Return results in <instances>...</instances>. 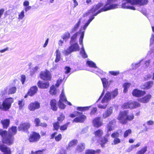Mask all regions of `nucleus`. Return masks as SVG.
<instances>
[{
	"label": "nucleus",
	"mask_w": 154,
	"mask_h": 154,
	"mask_svg": "<svg viewBox=\"0 0 154 154\" xmlns=\"http://www.w3.org/2000/svg\"><path fill=\"white\" fill-rule=\"evenodd\" d=\"M131 133V129H128L126 130L124 133V137H126L128 136V135L130 134Z\"/></svg>",
	"instance_id": "obj_48"
},
{
	"label": "nucleus",
	"mask_w": 154,
	"mask_h": 154,
	"mask_svg": "<svg viewBox=\"0 0 154 154\" xmlns=\"http://www.w3.org/2000/svg\"><path fill=\"white\" fill-rule=\"evenodd\" d=\"M103 5L102 3H98L96 5H94L93 8L89 11V13L90 14L94 13L97 10Z\"/></svg>",
	"instance_id": "obj_22"
},
{
	"label": "nucleus",
	"mask_w": 154,
	"mask_h": 154,
	"mask_svg": "<svg viewBox=\"0 0 154 154\" xmlns=\"http://www.w3.org/2000/svg\"><path fill=\"white\" fill-rule=\"evenodd\" d=\"M134 116L133 115L128 116L127 115V122L128 120L130 121L133 119L134 118Z\"/></svg>",
	"instance_id": "obj_60"
},
{
	"label": "nucleus",
	"mask_w": 154,
	"mask_h": 154,
	"mask_svg": "<svg viewBox=\"0 0 154 154\" xmlns=\"http://www.w3.org/2000/svg\"><path fill=\"white\" fill-rule=\"evenodd\" d=\"M94 14L93 15L91 16V18L88 20L87 22L85 24L84 26L83 29L85 31L87 27L88 26L90 23L94 19V16H94V14Z\"/></svg>",
	"instance_id": "obj_31"
},
{
	"label": "nucleus",
	"mask_w": 154,
	"mask_h": 154,
	"mask_svg": "<svg viewBox=\"0 0 154 154\" xmlns=\"http://www.w3.org/2000/svg\"><path fill=\"white\" fill-rule=\"evenodd\" d=\"M113 109L112 107H110L103 113V117L104 119L110 116L112 113Z\"/></svg>",
	"instance_id": "obj_21"
},
{
	"label": "nucleus",
	"mask_w": 154,
	"mask_h": 154,
	"mask_svg": "<svg viewBox=\"0 0 154 154\" xmlns=\"http://www.w3.org/2000/svg\"><path fill=\"white\" fill-rule=\"evenodd\" d=\"M112 97L111 96V93L109 92H107L101 101V103H107L111 99Z\"/></svg>",
	"instance_id": "obj_20"
},
{
	"label": "nucleus",
	"mask_w": 154,
	"mask_h": 154,
	"mask_svg": "<svg viewBox=\"0 0 154 154\" xmlns=\"http://www.w3.org/2000/svg\"><path fill=\"white\" fill-rule=\"evenodd\" d=\"M18 104L19 105V109H21L24 105V103L23 102V100H19L18 102Z\"/></svg>",
	"instance_id": "obj_52"
},
{
	"label": "nucleus",
	"mask_w": 154,
	"mask_h": 154,
	"mask_svg": "<svg viewBox=\"0 0 154 154\" xmlns=\"http://www.w3.org/2000/svg\"><path fill=\"white\" fill-rule=\"evenodd\" d=\"M63 96H64V92L63 89L62 90V92L60 96V99L58 103L59 107L61 109H64L65 107V105L63 103Z\"/></svg>",
	"instance_id": "obj_15"
},
{
	"label": "nucleus",
	"mask_w": 154,
	"mask_h": 154,
	"mask_svg": "<svg viewBox=\"0 0 154 154\" xmlns=\"http://www.w3.org/2000/svg\"><path fill=\"white\" fill-rule=\"evenodd\" d=\"M40 137L39 134L35 132H33L30 134L29 140L30 142H35L39 140Z\"/></svg>",
	"instance_id": "obj_11"
},
{
	"label": "nucleus",
	"mask_w": 154,
	"mask_h": 154,
	"mask_svg": "<svg viewBox=\"0 0 154 154\" xmlns=\"http://www.w3.org/2000/svg\"><path fill=\"white\" fill-rule=\"evenodd\" d=\"M100 118L98 117L95 118L93 121V124L95 127H99L102 125V123L100 121Z\"/></svg>",
	"instance_id": "obj_25"
},
{
	"label": "nucleus",
	"mask_w": 154,
	"mask_h": 154,
	"mask_svg": "<svg viewBox=\"0 0 154 154\" xmlns=\"http://www.w3.org/2000/svg\"><path fill=\"white\" fill-rule=\"evenodd\" d=\"M94 14L93 15L91 16V18L88 20L87 22L85 24L84 26L83 29L85 31L87 27L88 26L90 23L94 19V16H94V14Z\"/></svg>",
	"instance_id": "obj_32"
},
{
	"label": "nucleus",
	"mask_w": 154,
	"mask_h": 154,
	"mask_svg": "<svg viewBox=\"0 0 154 154\" xmlns=\"http://www.w3.org/2000/svg\"><path fill=\"white\" fill-rule=\"evenodd\" d=\"M77 143V141L76 140H73L70 141L68 147L67 148V149H69L70 147L74 145H76Z\"/></svg>",
	"instance_id": "obj_39"
},
{
	"label": "nucleus",
	"mask_w": 154,
	"mask_h": 154,
	"mask_svg": "<svg viewBox=\"0 0 154 154\" xmlns=\"http://www.w3.org/2000/svg\"><path fill=\"white\" fill-rule=\"evenodd\" d=\"M120 140L119 138H116L114 140L113 143H112V144L115 145L120 143Z\"/></svg>",
	"instance_id": "obj_53"
},
{
	"label": "nucleus",
	"mask_w": 154,
	"mask_h": 154,
	"mask_svg": "<svg viewBox=\"0 0 154 154\" xmlns=\"http://www.w3.org/2000/svg\"><path fill=\"white\" fill-rule=\"evenodd\" d=\"M13 102V99L12 98L6 99L2 102V110L5 111L8 110Z\"/></svg>",
	"instance_id": "obj_2"
},
{
	"label": "nucleus",
	"mask_w": 154,
	"mask_h": 154,
	"mask_svg": "<svg viewBox=\"0 0 154 154\" xmlns=\"http://www.w3.org/2000/svg\"><path fill=\"white\" fill-rule=\"evenodd\" d=\"M38 87L40 88L46 89L48 88L49 86V83L48 82H42L39 81L37 84Z\"/></svg>",
	"instance_id": "obj_17"
},
{
	"label": "nucleus",
	"mask_w": 154,
	"mask_h": 154,
	"mask_svg": "<svg viewBox=\"0 0 154 154\" xmlns=\"http://www.w3.org/2000/svg\"><path fill=\"white\" fill-rule=\"evenodd\" d=\"M68 124L69 123H67L61 126L60 127V129L62 131H64L66 130L67 128Z\"/></svg>",
	"instance_id": "obj_50"
},
{
	"label": "nucleus",
	"mask_w": 154,
	"mask_h": 154,
	"mask_svg": "<svg viewBox=\"0 0 154 154\" xmlns=\"http://www.w3.org/2000/svg\"><path fill=\"white\" fill-rule=\"evenodd\" d=\"M101 142L102 143V147L104 146V144L106 143L108 141V139L106 137H103L101 140Z\"/></svg>",
	"instance_id": "obj_47"
},
{
	"label": "nucleus",
	"mask_w": 154,
	"mask_h": 154,
	"mask_svg": "<svg viewBox=\"0 0 154 154\" xmlns=\"http://www.w3.org/2000/svg\"><path fill=\"white\" fill-rule=\"evenodd\" d=\"M85 145L84 143H80L77 146L76 151L78 152H81L85 149Z\"/></svg>",
	"instance_id": "obj_26"
},
{
	"label": "nucleus",
	"mask_w": 154,
	"mask_h": 154,
	"mask_svg": "<svg viewBox=\"0 0 154 154\" xmlns=\"http://www.w3.org/2000/svg\"><path fill=\"white\" fill-rule=\"evenodd\" d=\"M25 17L24 12L23 10L18 15V19L19 20L22 19Z\"/></svg>",
	"instance_id": "obj_46"
},
{
	"label": "nucleus",
	"mask_w": 154,
	"mask_h": 154,
	"mask_svg": "<svg viewBox=\"0 0 154 154\" xmlns=\"http://www.w3.org/2000/svg\"><path fill=\"white\" fill-rule=\"evenodd\" d=\"M153 85V81H149L146 83L144 85V87L143 88L146 89H148L150 88Z\"/></svg>",
	"instance_id": "obj_37"
},
{
	"label": "nucleus",
	"mask_w": 154,
	"mask_h": 154,
	"mask_svg": "<svg viewBox=\"0 0 154 154\" xmlns=\"http://www.w3.org/2000/svg\"><path fill=\"white\" fill-rule=\"evenodd\" d=\"M103 133V131L102 130H98L94 132V134L96 136L98 137H101Z\"/></svg>",
	"instance_id": "obj_40"
},
{
	"label": "nucleus",
	"mask_w": 154,
	"mask_h": 154,
	"mask_svg": "<svg viewBox=\"0 0 154 154\" xmlns=\"http://www.w3.org/2000/svg\"><path fill=\"white\" fill-rule=\"evenodd\" d=\"M85 31H82L81 34L80 38L79 39V44L82 45V48H81V51L80 52V54L82 57L84 58H86L87 57V55L85 51L83 45V40L84 35Z\"/></svg>",
	"instance_id": "obj_6"
},
{
	"label": "nucleus",
	"mask_w": 154,
	"mask_h": 154,
	"mask_svg": "<svg viewBox=\"0 0 154 154\" xmlns=\"http://www.w3.org/2000/svg\"><path fill=\"white\" fill-rule=\"evenodd\" d=\"M59 154H66V151L63 149H61L60 150Z\"/></svg>",
	"instance_id": "obj_64"
},
{
	"label": "nucleus",
	"mask_w": 154,
	"mask_h": 154,
	"mask_svg": "<svg viewBox=\"0 0 154 154\" xmlns=\"http://www.w3.org/2000/svg\"><path fill=\"white\" fill-rule=\"evenodd\" d=\"M135 5L139 4L140 5H143L146 4L148 0H134Z\"/></svg>",
	"instance_id": "obj_28"
},
{
	"label": "nucleus",
	"mask_w": 154,
	"mask_h": 154,
	"mask_svg": "<svg viewBox=\"0 0 154 154\" xmlns=\"http://www.w3.org/2000/svg\"><path fill=\"white\" fill-rule=\"evenodd\" d=\"M85 154H94V150L92 149H88L85 152Z\"/></svg>",
	"instance_id": "obj_57"
},
{
	"label": "nucleus",
	"mask_w": 154,
	"mask_h": 154,
	"mask_svg": "<svg viewBox=\"0 0 154 154\" xmlns=\"http://www.w3.org/2000/svg\"><path fill=\"white\" fill-rule=\"evenodd\" d=\"M63 40L65 42L70 37V33L69 32H66L61 36Z\"/></svg>",
	"instance_id": "obj_38"
},
{
	"label": "nucleus",
	"mask_w": 154,
	"mask_h": 154,
	"mask_svg": "<svg viewBox=\"0 0 154 154\" xmlns=\"http://www.w3.org/2000/svg\"><path fill=\"white\" fill-rule=\"evenodd\" d=\"M109 73L112 75H116L119 74V71H116V72L114 71H111L109 72Z\"/></svg>",
	"instance_id": "obj_59"
},
{
	"label": "nucleus",
	"mask_w": 154,
	"mask_h": 154,
	"mask_svg": "<svg viewBox=\"0 0 154 154\" xmlns=\"http://www.w3.org/2000/svg\"><path fill=\"white\" fill-rule=\"evenodd\" d=\"M50 104L51 109L52 110L56 111L57 110V103L55 99L51 100L50 102Z\"/></svg>",
	"instance_id": "obj_24"
},
{
	"label": "nucleus",
	"mask_w": 154,
	"mask_h": 154,
	"mask_svg": "<svg viewBox=\"0 0 154 154\" xmlns=\"http://www.w3.org/2000/svg\"><path fill=\"white\" fill-rule=\"evenodd\" d=\"M1 123L3 125L4 128H7L8 127L10 124V120L9 119H5L1 120Z\"/></svg>",
	"instance_id": "obj_27"
},
{
	"label": "nucleus",
	"mask_w": 154,
	"mask_h": 154,
	"mask_svg": "<svg viewBox=\"0 0 154 154\" xmlns=\"http://www.w3.org/2000/svg\"><path fill=\"white\" fill-rule=\"evenodd\" d=\"M34 122L35 123V126H39V125L41 123L40 120L38 118L35 119Z\"/></svg>",
	"instance_id": "obj_54"
},
{
	"label": "nucleus",
	"mask_w": 154,
	"mask_h": 154,
	"mask_svg": "<svg viewBox=\"0 0 154 154\" xmlns=\"http://www.w3.org/2000/svg\"><path fill=\"white\" fill-rule=\"evenodd\" d=\"M142 60H140L138 63H132V69H136L140 65V63L141 62Z\"/></svg>",
	"instance_id": "obj_49"
},
{
	"label": "nucleus",
	"mask_w": 154,
	"mask_h": 154,
	"mask_svg": "<svg viewBox=\"0 0 154 154\" xmlns=\"http://www.w3.org/2000/svg\"><path fill=\"white\" fill-rule=\"evenodd\" d=\"M56 57L55 62L57 63L59 61L60 59V53L59 50H57L56 52Z\"/></svg>",
	"instance_id": "obj_36"
},
{
	"label": "nucleus",
	"mask_w": 154,
	"mask_h": 154,
	"mask_svg": "<svg viewBox=\"0 0 154 154\" xmlns=\"http://www.w3.org/2000/svg\"><path fill=\"white\" fill-rule=\"evenodd\" d=\"M16 87L15 86H8L7 87L4 88L3 91L2 92L3 93L2 95L7 93L8 94H13L16 92Z\"/></svg>",
	"instance_id": "obj_7"
},
{
	"label": "nucleus",
	"mask_w": 154,
	"mask_h": 154,
	"mask_svg": "<svg viewBox=\"0 0 154 154\" xmlns=\"http://www.w3.org/2000/svg\"><path fill=\"white\" fill-rule=\"evenodd\" d=\"M106 104L104 105H102L101 104H100L98 106V107L99 108L101 109H105L107 106V103H105Z\"/></svg>",
	"instance_id": "obj_61"
},
{
	"label": "nucleus",
	"mask_w": 154,
	"mask_h": 154,
	"mask_svg": "<svg viewBox=\"0 0 154 154\" xmlns=\"http://www.w3.org/2000/svg\"><path fill=\"white\" fill-rule=\"evenodd\" d=\"M131 85V84L128 83H125L123 85L124 88L123 92L124 93L128 91V89Z\"/></svg>",
	"instance_id": "obj_41"
},
{
	"label": "nucleus",
	"mask_w": 154,
	"mask_h": 154,
	"mask_svg": "<svg viewBox=\"0 0 154 154\" xmlns=\"http://www.w3.org/2000/svg\"><path fill=\"white\" fill-rule=\"evenodd\" d=\"M140 106V104L137 102L125 103L123 105V108L125 109H134Z\"/></svg>",
	"instance_id": "obj_9"
},
{
	"label": "nucleus",
	"mask_w": 154,
	"mask_h": 154,
	"mask_svg": "<svg viewBox=\"0 0 154 154\" xmlns=\"http://www.w3.org/2000/svg\"><path fill=\"white\" fill-rule=\"evenodd\" d=\"M147 147L145 146L142 149L137 152L136 154H144L147 151Z\"/></svg>",
	"instance_id": "obj_42"
},
{
	"label": "nucleus",
	"mask_w": 154,
	"mask_h": 154,
	"mask_svg": "<svg viewBox=\"0 0 154 154\" xmlns=\"http://www.w3.org/2000/svg\"><path fill=\"white\" fill-rule=\"evenodd\" d=\"M40 77L44 80H49L51 78L50 72L47 70L42 72L40 74Z\"/></svg>",
	"instance_id": "obj_13"
},
{
	"label": "nucleus",
	"mask_w": 154,
	"mask_h": 154,
	"mask_svg": "<svg viewBox=\"0 0 154 154\" xmlns=\"http://www.w3.org/2000/svg\"><path fill=\"white\" fill-rule=\"evenodd\" d=\"M40 107L39 103L37 101L31 103L29 106V109L31 111H34Z\"/></svg>",
	"instance_id": "obj_18"
},
{
	"label": "nucleus",
	"mask_w": 154,
	"mask_h": 154,
	"mask_svg": "<svg viewBox=\"0 0 154 154\" xmlns=\"http://www.w3.org/2000/svg\"><path fill=\"white\" fill-rule=\"evenodd\" d=\"M81 18H80L78 22L74 26V28L72 29L71 32H73L78 29L81 23Z\"/></svg>",
	"instance_id": "obj_34"
},
{
	"label": "nucleus",
	"mask_w": 154,
	"mask_h": 154,
	"mask_svg": "<svg viewBox=\"0 0 154 154\" xmlns=\"http://www.w3.org/2000/svg\"><path fill=\"white\" fill-rule=\"evenodd\" d=\"M128 112L127 110L121 112L119 115L118 119L120 122L122 124H125L127 123V119Z\"/></svg>",
	"instance_id": "obj_4"
},
{
	"label": "nucleus",
	"mask_w": 154,
	"mask_h": 154,
	"mask_svg": "<svg viewBox=\"0 0 154 154\" xmlns=\"http://www.w3.org/2000/svg\"><path fill=\"white\" fill-rule=\"evenodd\" d=\"M115 123L116 121L114 120H112L107 125L106 128L107 134L106 136L107 137H109L110 135L109 132L114 130Z\"/></svg>",
	"instance_id": "obj_8"
},
{
	"label": "nucleus",
	"mask_w": 154,
	"mask_h": 154,
	"mask_svg": "<svg viewBox=\"0 0 154 154\" xmlns=\"http://www.w3.org/2000/svg\"><path fill=\"white\" fill-rule=\"evenodd\" d=\"M97 109L96 108H94L91 111L90 114L91 115L94 114L97 112Z\"/></svg>",
	"instance_id": "obj_62"
},
{
	"label": "nucleus",
	"mask_w": 154,
	"mask_h": 154,
	"mask_svg": "<svg viewBox=\"0 0 154 154\" xmlns=\"http://www.w3.org/2000/svg\"><path fill=\"white\" fill-rule=\"evenodd\" d=\"M119 136V134L117 132L111 134V137L113 138H117Z\"/></svg>",
	"instance_id": "obj_58"
},
{
	"label": "nucleus",
	"mask_w": 154,
	"mask_h": 154,
	"mask_svg": "<svg viewBox=\"0 0 154 154\" xmlns=\"http://www.w3.org/2000/svg\"><path fill=\"white\" fill-rule=\"evenodd\" d=\"M151 97V95H147L141 99V102L144 103H147L149 101Z\"/></svg>",
	"instance_id": "obj_35"
},
{
	"label": "nucleus",
	"mask_w": 154,
	"mask_h": 154,
	"mask_svg": "<svg viewBox=\"0 0 154 154\" xmlns=\"http://www.w3.org/2000/svg\"><path fill=\"white\" fill-rule=\"evenodd\" d=\"M57 88L54 85H52L50 88V94L52 95H55L57 92Z\"/></svg>",
	"instance_id": "obj_30"
},
{
	"label": "nucleus",
	"mask_w": 154,
	"mask_h": 154,
	"mask_svg": "<svg viewBox=\"0 0 154 154\" xmlns=\"http://www.w3.org/2000/svg\"><path fill=\"white\" fill-rule=\"evenodd\" d=\"M0 135L3 138V143L8 145H10V143H11L12 139H11V140H9L8 137H7V132L6 131L3 130L2 129H0ZM9 137H10V136ZM11 139L12 138V137H11Z\"/></svg>",
	"instance_id": "obj_5"
},
{
	"label": "nucleus",
	"mask_w": 154,
	"mask_h": 154,
	"mask_svg": "<svg viewBox=\"0 0 154 154\" xmlns=\"http://www.w3.org/2000/svg\"><path fill=\"white\" fill-rule=\"evenodd\" d=\"M17 132V127L16 126H12L11 128L9 129V130L8 133V134L7 133V137H8V138L9 140H11V137H11L12 138V140L11 143H10V145L12 144L13 143V139H14V137L13 136L15 135Z\"/></svg>",
	"instance_id": "obj_10"
},
{
	"label": "nucleus",
	"mask_w": 154,
	"mask_h": 154,
	"mask_svg": "<svg viewBox=\"0 0 154 154\" xmlns=\"http://www.w3.org/2000/svg\"><path fill=\"white\" fill-rule=\"evenodd\" d=\"M118 89H115L111 94L112 98H115L118 95Z\"/></svg>",
	"instance_id": "obj_44"
},
{
	"label": "nucleus",
	"mask_w": 154,
	"mask_h": 154,
	"mask_svg": "<svg viewBox=\"0 0 154 154\" xmlns=\"http://www.w3.org/2000/svg\"><path fill=\"white\" fill-rule=\"evenodd\" d=\"M60 123L58 121L56 123H55L53 124L54 127L56 130H58L59 127V124Z\"/></svg>",
	"instance_id": "obj_51"
},
{
	"label": "nucleus",
	"mask_w": 154,
	"mask_h": 154,
	"mask_svg": "<svg viewBox=\"0 0 154 154\" xmlns=\"http://www.w3.org/2000/svg\"><path fill=\"white\" fill-rule=\"evenodd\" d=\"M117 0H107L106 3L104 7L99 10L97 13H95L94 16H97L98 14L103 11H106L112 9L118 8L119 5L118 4H114L113 3L117 1Z\"/></svg>",
	"instance_id": "obj_1"
},
{
	"label": "nucleus",
	"mask_w": 154,
	"mask_h": 154,
	"mask_svg": "<svg viewBox=\"0 0 154 154\" xmlns=\"http://www.w3.org/2000/svg\"><path fill=\"white\" fill-rule=\"evenodd\" d=\"M79 33L78 32H76L75 34H74L71 37L70 42L71 44L75 42V40L76 39Z\"/></svg>",
	"instance_id": "obj_45"
},
{
	"label": "nucleus",
	"mask_w": 154,
	"mask_h": 154,
	"mask_svg": "<svg viewBox=\"0 0 154 154\" xmlns=\"http://www.w3.org/2000/svg\"><path fill=\"white\" fill-rule=\"evenodd\" d=\"M145 94V91H140L137 89L134 90L132 92L133 95L136 97H142Z\"/></svg>",
	"instance_id": "obj_19"
},
{
	"label": "nucleus",
	"mask_w": 154,
	"mask_h": 154,
	"mask_svg": "<svg viewBox=\"0 0 154 154\" xmlns=\"http://www.w3.org/2000/svg\"><path fill=\"white\" fill-rule=\"evenodd\" d=\"M21 79L22 84H23L26 79L25 76L24 75H21Z\"/></svg>",
	"instance_id": "obj_63"
},
{
	"label": "nucleus",
	"mask_w": 154,
	"mask_h": 154,
	"mask_svg": "<svg viewBox=\"0 0 154 154\" xmlns=\"http://www.w3.org/2000/svg\"><path fill=\"white\" fill-rule=\"evenodd\" d=\"M37 90V87L36 86H34L30 88L27 94L30 96H32L36 93Z\"/></svg>",
	"instance_id": "obj_23"
},
{
	"label": "nucleus",
	"mask_w": 154,
	"mask_h": 154,
	"mask_svg": "<svg viewBox=\"0 0 154 154\" xmlns=\"http://www.w3.org/2000/svg\"><path fill=\"white\" fill-rule=\"evenodd\" d=\"M30 126V124L29 123H24L20 125L18 127L19 131H26Z\"/></svg>",
	"instance_id": "obj_16"
},
{
	"label": "nucleus",
	"mask_w": 154,
	"mask_h": 154,
	"mask_svg": "<svg viewBox=\"0 0 154 154\" xmlns=\"http://www.w3.org/2000/svg\"><path fill=\"white\" fill-rule=\"evenodd\" d=\"M64 115L62 114L60 117L58 118V121L60 123L64 119Z\"/></svg>",
	"instance_id": "obj_55"
},
{
	"label": "nucleus",
	"mask_w": 154,
	"mask_h": 154,
	"mask_svg": "<svg viewBox=\"0 0 154 154\" xmlns=\"http://www.w3.org/2000/svg\"><path fill=\"white\" fill-rule=\"evenodd\" d=\"M103 87L104 89L108 88L109 84H108V80L105 78L101 79Z\"/></svg>",
	"instance_id": "obj_29"
},
{
	"label": "nucleus",
	"mask_w": 154,
	"mask_h": 154,
	"mask_svg": "<svg viewBox=\"0 0 154 154\" xmlns=\"http://www.w3.org/2000/svg\"><path fill=\"white\" fill-rule=\"evenodd\" d=\"M62 138V135L61 134H58L57 136L55 137V139L56 141H60Z\"/></svg>",
	"instance_id": "obj_56"
},
{
	"label": "nucleus",
	"mask_w": 154,
	"mask_h": 154,
	"mask_svg": "<svg viewBox=\"0 0 154 154\" xmlns=\"http://www.w3.org/2000/svg\"><path fill=\"white\" fill-rule=\"evenodd\" d=\"M0 150L4 154H11L10 149L3 143H0Z\"/></svg>",
	"instance_id": "obj_14"
},
{
	"label": "nucleus",
	"mask_w": 154,
	"mask_h": 154,
	"mask_svg": "<svg viewBox=\"0 0 154 154\" xmlns=\"http://www.w3.org/2000/svg\"><path fill=\"white\" fill-rule=\"evenodd\" d=\"M76 115L78 116L74 119V121L75 122H83L86 119V116L82 115V112H76Z\"/></svg>",
	"instance_id": "obj_12"
},
{
	"label": "nucleus",
	"mask_w": 154,
	"mask_h": 154,
	"mask_svg": "<svg viewBox=\"0 0 154 154\" xmlns=\"http://www.w3.org/2000/svg\"><path fill=\"white\" fill-rule=\"evenodd\" d=\"M79 48L78 44L77 43H75L71 45L68 49L63 51L62 52L65 54L66 55H68L72 51H79Z\"/></svg>",
	"instance_id": "obj_3"
},
{
	"label": "nucleus",
	"mask_w": 154,
	"mask_h": 154,
	"mask_svg": "<svg viewBox=\"0 0 154 154\" xmlns=\"http://www.w3.org/2000/svg\"><path fill=\"white\" fill-rule=\"evenodd\" d=\"M87 64L90 67H94L97 68L95 64L92 61H88L87 62Z\"/></svg>",
	"instance_id": "obj_43"
},
{
	"label": "nucleus",
	"mask_w": 154,
	"mask_h": 154,
	"mask_svg": "<svg viewBox=\"0 0 154 154\" xmlns=\"http://www.w3.org/2000/svg\"><path fill=\"white\" fill-rule=\"evenodd\" d=\"M94 14L93 15L91 16V18L88 20L87 22L85 24L84 26L83 29L85 31L87 27L88 26L90 23L94 19V16H94V14Z\"/></svg>",
	"instance_id": "obj_33"
}]
</instances>
